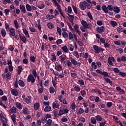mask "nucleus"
<instances>
[{
  "instance_id": "c756f323",
  "label": "nucleus",
  "mask_w": 126,
  "mask_h": 126,
  "mask_svg": "<svg viewBox=\"0 0 126 126\" xmlns=\"http://www.w3.org/2000/svg\"><path fill=\"white\" fill-rule=\"evenodd\" d=\"M52 107L53 109H59L60 108V104L59 103H52Z\"/></svg>"
},
{
  "instance_id": "4d7b16f0",
  "label": "nucleus",
  "mask_w": 126,
  "mask_h": 126,
  "mask_svg": "<svg viewBox=\"0 0 126 126\" xmlns=\"http://www.w3.org/2000/svg\"><path fill=\"white\" fill-rule=\"evenodd\" d=\"M69 39H70V40H74V37H73V34H72L71 32H69Z\"/></svg>"
},
{
  "instance_id": "f704fd0d",
  "label": "nucleus",
  "mask_w": 126,
  "mask_h": 126,
  "mask_svg": "<svg viewBox=\"0 0 126 126\" xmlns=\"http://www.w3.org/2000/svg\"><path fill=\"white\" fill-rule=\"evenodd\" d=\"M1 34L2 36V37H5L6 35V31H5V30L4 29H2L1 30Z\"/></svg>"
},
{
  "instance_id": "aec40b11",
  "label": "nucleus",
  "mask_w": 126,
  "mask_h": 126,
  "mask_svg": "<svg viewBox=\"0 0 126 126\" xmlns=\"http://www.w3.org/2000/svg\"><path fill=\"white\" fill-rule=\"evenodd\" d=\"M51 111H52V107H51V106H46L44 108V111L45 113H49V112H51Z\"/></svg>"
},
{
  "instance_id": "f257e3e1",
  "label": "nucleus",
  "mask_w": 126,
  "mask_h": 126,
  "mask_svg": "<svg viewBox=\"0 0 126 126\" xmlns=\"http://www.w3.org/2000/svg\"><path fill=\"white\" fill-rule=\"evenodd\" d=\"M96 72L97 73H98L99 74H100L101 75H103L104 77H103L104 79H105L106 82L107 83H112V81L111 80L107 77H110V76H109V74L108 73L105 71H102L100 69H96L95 70Z\"/></svg>"
},
{
  "instance_id": "f03ea898",
  "label": "nucleus",
  "mask_w": 126,
  "mask_h": 126,
  "mask_svg": "<svg viewBox=\"0 0 126 126\" xmlns=\"http://www.w3.org/2000/svg\"><path fill=\"white\" fill-rule=\"evenodd\" d=\"M101 8L105 13H108L109 10L110 11H113L114 10V6L112 4H108L107 7V6L103 5L101 6Z\"/></svg>"
},
{
  "instance_id": "6e6d98bb",
  "label": "nucleus",
  "mask_w": 126,
  "mask_h": 126,
  "mask_svg": "<svg viewBox=\"0 0 126 126\" xmlns=\"http://www.w3.org/2000/svg\"><path fill=\"white\" fill-rule=\"evenodd\" d=\"M30 60L32 62V63H35L36 62L35 56H31L30 57Z\"/></svg>"
},
{
  "instance_id": "393cba45",
  "label": "nucleus",
  "mask_w": 126,
  "mask_h": 126,
  "mask_svg": "<svg viewBox=\"0 0 126 126\" xmlns=\"http://www.w3.org/2000/svg\"><path fill=\"white\" fill-rule=\"evenodd\" d=\"M23 70V68H22V66L20 65L18 66L17 68V73L19 75L21 74V72H22V71Z\"/></svg>"
},
{
  "instance_id": "49530a36",
  "label": "nucleus",
  "mask_w": 126,
  "mask_h": 126,
  "mask_svg": "<svg viewBox=\"0 0 126 126\" xmlns=\"http://www.w3.org/2000/svg\"><path fill=\"white\" fill-rule=\"evenodd\" d=\"M11 111L12 114H16V107L15 106H13L11 109Z\"/></svg>"
},
{
  "instance_id": "cd10ccee",
  "label": "nucleus",
  "mask_w": 126,
  "mask_h": 126,
  "mask_svg": "<svg viewBox=\"0 0 126 126\" xmlns=\"http://www.w3.org/2000/svg\"><path fill=\"white\" fill-rule=\"evenodd\" d=\"M18 84L21 87H24L25 86V83L22 80H19L18 81Z\"/></svg>"
},
{
  "instance_id": "37998d69",
  "label": "nucleus",
  "mask_w": 126,
  "mask_h": 126,
  "mask_svg": "<svg viewBox=\"0 0 126 126\" xmlns=\"http://www.w3.org/2000/svg\"><path fill=\"white\" fill-rule=\"evenodd\" d=\"M14 86L15 88H19V87L18 86V81L17 80V78H16V81L14 82Z\"/></svg>"
},
{
  "instance_id": "4468645a",
  "label": "nucleus",
  "mask_w": 126,
  "mask_h": 126,
  "mask_svg": "<svg viewBox=\"0 0 126 126\" xmlns=\"http://www.w3.org/2000/svg\"><path fill=\"white\" fill-rule=\"evenodd\" d=\"M32 73L34 76V78H36V77H37L38 81H41V80H40V77H39V76H37V71H36L35 69L32 70Z\"/></svg>"
},
{
  "instance_id": "6e6552de",
  "label": "nucleus",
  "mask_w": 126,
  "mask_h": 126,
  "mask_svg": "<svg viewBox=\"0 0 126 126\" xmlns=\"http://www.w3.org/2000/svg\"><path fill=\"white\" fill-rule=\"evenodd\" d=\"M70 61L73 65H77V66H80V65H81V63L80 62H77L76 60L72 58H71Z\"/></svg>"
},
{
  "instance_id": "a878e982",
  "label": "nucleus",
  "mask_w": 126,
  "mask_h": 126,
  "mask_svg": "<svg viewBox=\"0 0 126 126\" xmlns=\"http://www.w3.org/2000/svg\"><path fill=\"white\" fill-rule=\"evenodd\" d=\"M16 107L19 109V110H22V104H21V103L16 102H15Z\"/></svg>"
},
{
  "instance_id": "0eeeda50",
  "label": "nucleus",
  "mask_w": 126,
  "mask_h": 126,
  "mask_svg": "<svg viewBox=\"0 0 126 126\" xmlns=\"http://www.w3.org/2000/svg\"><path fill=\"white\" fill-rule=\"evenodd\" d=\"M93 48L95 51L94 53L95 54H99L100 52H103L104 49L97 45H94Z\"/></svg>"
},
{
  "instance_id": "72a5a7b5",
  "label": "nucleus",
  "mask_w": 126,
  "mask_h": 126,
  "mask_svg": "<svg viewBox=\"0 0 126 126\" xmlns=\"http://www.w3.org/2000/svg\"><path fill=\"white\" fill-rule=\"evenodd\" d=\"M37 7L39 8V9H43V8H45V4L44 3L41 2L40 4L37 5Z\"/></svg>"
},
{
  "instance_id": "9b49d317",
  "label": "nucleus",
  "mask_w": 126,
  "mask_h": 126,
  "mask_svg": "<svg viewBox=\"0 0 126 126\" xmlns=\"http://www.w3.org/2000/svg\"><path fill=\"white\" fill-rule=\"evenodd\" d=\"M116 62L115 60V58L114 57H109L108 59V63L110 65H113L114 63H113Z\"/></svg>"
},
{
  "instance_id": "7c9ffc66",
  "label": "nucleus",
  "mask_w": 126,
  "mask_h": 126,
  "mask_svg": "<svg viewBox=\"0 0 126 126\" xmlns=\"http://www.w3.org/2000/svg\"><path fill=\"white\" fill-rule=\"evenodd\" d=\"M51 57H52V59H51L52 62H53V63H54V62H56V61L57 60V58H56V54H55V53H52Z\"/></svg>"
},
{
  "instance_id": "c9c22d12",
  "label": "nucleus",
  "mask_w": 126,
  "mask_h": 126,
  "mask_svg": "<svg viewBox=\"0 0 126 126\" xmlns=\"http://www.w3.org/2000/svg\"><path fill=\"white\" fill-rule=\"evenodd\" d=\"M47 26L49 29H53V28H55V25H54L52 23H48L47 24Z\"/></svg>"
},
{
  "instance_id": "473e14b6",
  "label": "nucleus",
  "mask_w": 126,
  "mask_h": 126,
  "mask_svg": "<svg viewBox=\"0 0 126 126\" xmlns=\"http://www.w3.org/2000/svg\"><path fill=\"white\" fill-rule=\"evenodd\" d=\"M26 7L28 11H31V10H32V6H31L29 4H27L26 5Z\"/></svg>"
},
{
  "instance_id": "412c9836",
  "label": "nucleus",
  "mask_w": 126,
  "mask_h": 126,
  "mask_svg": "<svg viewBox=\"0 0 126 126\" xmlns=\"http://www.w3.org/2000/svg\"><path fill=\"white\" fill-rule=\"evenodd\" d=\"M116 90H117V91H119L121 94H126V92H125V90L122 89V88H121V87L120 86H118L116 87Z\"/></svg>"
},
{
  "instance_id": "7ed1b4c3",
  "label": "nucleus",
  "mask_w": 126,
  "mask_h": 126,
  "mask_svg": "<svg viewBox=\"0 0 126 126\" xmlns=\"http://www.w3.org/2000/svg\"><path fill=\"white\" fill-rule=\"evenodd\" d=\"M81 23L82 25H83V27L87 29H91V28L92 27V24L91 23L87 24V22L84 20H82L81 21Z\"/></svg>"
},
{
  "instance_id": "09e8293b",
  "label": "nucleus",
  "mask_w": 126,
  "mask_h": 126,
  "mask_svg": "<svg viewBox=\"0 0 126 126\" xmlns=\"http://www.w3.org/2000/svg\"><path fill=\"white\" fill-rule=\"evenodd\" d=\"M49 91L51 94H54V93H55V89L53 87H50Z\"/></svg>"
},
{
  "instance_id": "b1692460",
  "label": "nucleus",
  "mask_w": 126,
  "mask_h": 126,
  "mask_svg": "<svg viewBox=\"0 0 126 126\" xmlns=\"http://www.w3.org/2000/svg\"><path fill=\"white\" fill-rule=\"evenodd\" d=\"M20 9L21 10L22 12H23V13H26V9L25 8V6H24V5H20Z\"/></svg>"
},
{
  "instance_id": "6ab92c4d",
  "label": "nucleus",
  "mask_w": 126,
  "mask_h": 126,
  "mask_svg": "<svg viewBox=\"0 0 126 126\" xmlns=\"http://www.w3.org/2000/svg\"><path fill=\"white\" fill-rule=\"evenodd\" d=\"M92 93H98L99 95H102V92L99 89H93L91 91Z\"/></svg>"
},
{
  "instance_id": "ea45409f",
  "label": "nucleus",
  "mask_w": 126,
  "mask_h": 126,
  "mask_svg": "<svg viewBox=\"0 0 126 126\" xmlns=\"http://www.w3.org/2000/svg\"><path fill=\"white\" fill-rule=\"evenodd\" d=\"M110 24L113 26V27H115V26H117V25H118V23H117V22L115 21H111Z\"/></svg>"
},
{
  "instance_id": "de8ad7c7",
  "label": "nucleus",
  "mask_w": 126,
  "mask_h": 126,
  "mask_svg": "<svg viewBox=\"0 0 126 126\" xmlns=\"http://www.w3.org/2000/svg\"><path fill=\"white\" fill-rule=\"evenodd\" d=\"M72 8H73V10H74V12H75V13L76 14H77V13H78V12H77V7H76L75 6V5H72Z\"/></svg>"
},
{
  "instance_id": "0e129e2a",
  "label": "nucleus",
  "mask_w": 126,
  "mask_h": 126,
  "mask_svg": "<svg viewBox=\"0 0 126 126\" xmlns=\"http://www.w3.org/2000/svg\"><path fill=\"white\" fill-rule=\"evenodd\" d=\"M74 88L75 91H76L77 92H79V91H80V90L81 89L80 87H77L76 86H75Z\"/></svg>"
},
{
  "instance_id": "c03bdc74",
  "label": "nucleus",
  "mask_w": 126,
  "mask_h": 126,
  "mask_svg": "<svg viewBox=\"0 0 126 126\" xmlns=\"http://www.w3.org/2000/svg\"><path fill=\"white\" fill-rule=\"evenodd\" d=\"M47 120H48V119L47 118V117H45V116H44V117H42L41 118V123L42 124H46V123H47Z\"/></svg>"
},
{
  "instance_id": "c85d7f7f",
  "label": "nucleus",
  "mask_w": 126,
  "mask_h": 126,
  "mask_svg": "<svg viewBox=\"0 0 126 126\" xmlns=\"http://www.w3.org/2000/svg\"><path fill=\"white\" fill-rule=\"evenodd\" d=\"M33 107H34V110H38V109L40 108V103H39L38 102H35L33 104Z\"/></svg>"
},
{
  "instance_id": "2f4dec72",
  "label": "nucleus",
  "mask_w": 126,
  "mask_h": 126,
  "mask_svg": "<svg viewBox=\"0 0 126 126\" xmlns=\"http://www.w3.org/2000/svg\"><path fill=\"white\" fill-rule=\"evenodd\" d=\"M98 106L100 109H101V108H102V109H105V108H106V105L103 104L102 102H100L98 103Z\"/></svg>"
},
{
  "instance_id": "338daca9",
  "label": "nucleus",
  "mask_w": 126,
  "mask_h": 126,
  "mask_svg": "<svg viewBox=\"0 0 126 126\" xmlns=\"http://www.w3.org/2000/svg\"><path fill=\"white\" fill-rule=\"evenodd\" d=\"M63 43V40L61 39H59L56 41L57 45H61Z\"/></svg>"
},
{
  "instance_id": "4c0bfd02",
  "label": "nucleus",
  "mask_w": 126,
  "mask_h": 126,
  "mask_svg": "<svg viewBox=\"0 0 126 126\" xmlns=\"http://www.w3.org/2000/svg\"><path fill=\"white\" fill-rule=\"evenodd\" d=\"M71 108L72 110H73V112H75V109H76V104H75V102H73L72 103Z\"/></svg>"
},
{
  "instance_id": "5fc2aeb1",
  "label": "nucleus",
  "mask_w": 126,
  "mask_h": 126,
  "mask_svg": "<svg viewBox=\"0 0 126 126\" xmlns=\"http://www.w3.org/2000/svg\"><path fill=\"white\" fill-rule=\"evenodd\" d=\"M41 124L42 121H41V120H37L36 121V125H35V126H41Z\"/></svg>"
},
{
  "instance_id": "e2e57ef3",
  "label": "nucleus",
  "mask_w": 126,
  "mask_h": 126,
  "mask_svg": "<svg viewBox=\"0 0 126 126\" xmlns=\"http://www.w3.org/2000/svg\"><path fill=\"white\" fill-rule=\"evenodd\" d=\"M9 12H10L9 9H5L4 10V13L6 15H9Z\"/></svg>"
},
{
  "instance_id": "f3484780",
  "label": "nucleus",
  "mask_w": 126,
  "mask_h": 126,
  "mask_svg": "<svg viewBox=\"0 0 126 126\" xmlns=\"http://www.w3.org/2000/svg\"><path fill=\"white\" fill-rule=\"evenodd\" d=\"M68 16H67V18L69 20L70 22L71 23H72L73 24V20L74 19V15H71L69 14H68Z\"/></svg>"
},
{
  "instance_id": "f8f14e48",
  "label": "nucleus",
  "mask_w": 126,
  "mask_h": 126,
  "mask_svg": "<svg viewBox=\"0 0 126 126\" xmlns=\"http://www.w3.org/2000/svg\"><path fill=\"white\" fill-rule=\"evenodd\" d=\"M10 37H14L15 36V30L13 28H10L9 29Z\"/></svg>"
},
{
  "instance_id": "3c124183",
  "label": "nucleus",
  "mask_w": 126,
  "mask_h": 126,
  "mask_svg": "<svg viewBox=\"0 0 126 126\" xmlns=\"http://www.w3.org/2000/svg\"><path fill=\"white\" fill-rule=\"evenodd\" d=\"M62 35L63 38H67V37H68V34H67V32H63L62 33Z\"/></svg>"
},
{
  "instance_id": "79ce46f5",
  "label": "nucleus",
  "mask_w": 126,
  "mask_h": 126,
  "mask_svg": "<svg viewBox=\"0 0 126 126\" xmlns=\"http://www.w3.org/2000/svg\"><path fill=\"white\" fill-rule=\"evenodd\" d=\"M59 59L61 60V63H63L66 60V58L63 55L60 56Z\"/></svg>"
},
{
  "instance_id": "774afa93",
  "label": "nucleus",
  "mask_w": 126,
  "mask_h": 126,
  "mask_svg": "<svg viewBox=\"0 0 126 126\" xmlns=\"http://www.w3.org/2000/svg\"><path fill=\"white\" fill-rule=\"evenodd\" d=\"M3 4H7V3H10V0H4L2 1Z\"/></svg>"
},
{
  "instance_id": "4be33fe9",
  "label": "nucleus",
  "mask_w": 126,
  "mask_h": 126,
  "mask_svg": "<svg viewBox=\"0 0 126 126\" xmlns=\"http://www.w3.org/2000/svg\"><path fill=\"white\" fill-rule=\"evenodd\" d=\"M113 11H114V12H115L116 13H120V12H121V9L118 6H114Z\"/></svg>"
},
{
  "instance_id": "052dcab7",
  "label": "nucleus",
  "mask_w": 126,
  "mask_h": 126,
  "mask_svg": "<svg viewBox=\"0 0 126 126\" xmlns=\"http://www.w3.org/2000/svg\"><path fill=\"white\" fill-rule=\"evenodd\" d=\"M91 122L93 125H96V124H97V122L96 121V119H95V118L91 119Z\"/></svg>"
},
{
  "instance_id": "864d4df0",
  "label": "nucleus",
  "mask_w": 126,
  "mask_h": 126,
  "mask_svg": "<svg viewBox=\"0 0 126 126\" xmlns=\"http://www.w3.org/2000/svg\"><path fill=\"white\" fill-rule=\"evenodd\" d=\"M92 67L94 68V69H97V65H96V63L95 62H92Z\"/></svg>"
},
{
  "instance_id": "603ef678",
  "label": "nucleus",
  "mask_w": 126,
  "mask_h": 126,
  "mask_svg": "<svg viewBox=\"0 0 126 126\" xmlns=\"http://www.w3.org/2000/svg\"><path fill=\"white\" fill-rule=\"evenodd\" d=\"M23 113L24 115H29V113H28V108H26L23 111Z\"/></svg>"
},
{
  "instance_id": "69168bd1",
  "label": "nucleus",
  "mask_w": 126,
  "mask_h": 126,
  "mask_svg": "<svg viewBox=\"0 0 126 126\" xmlns=\"http://www.w3.org/2000/svg\"><path fill=\"white\" fill-rule=\"evenodd\" d=\"M78 44L81 47H82L83 46V43L82 42V40L81 39H78Z\"/></svg>"
},
{
  "instance_id": "39448f33",
  "label": "nucleus",
  "mask_w": 126,
  "mask_h": 126,
  "mask_svg": "<svg viewBox=\"0 0 126 126\" xmlns=\"http://www.w3.org/2000/svg\"><path fill=\"white\" fill-rule=\"evenodd\" d=\"M35 77H34V75L30 74L28 76L27 81L28 82H31L32 84L35 83Z\"/></svg>"
},
{
  "instance_id": "a211bd4d",
  "label": "nucleus",
  "mask_w": 126,
  "mask_h": 126,
  "mask_svg": "<svg viewBox=\"0 0 126 126\" xmlns=\"http://www.w3.org/2000/svg\"><path fill=\"white\" fill-rule=\"evenodd\" d=\"M19 37L20 39L21 40V41H22V42H23V43H24V44H26V43H27V39L26 38V37H25V36H21V34H19Z\"/></svg>"
},
{
  "instance_id": "58836bf2",
  "label": "nucleus",
  "mask_w": 126,
  "mask_h": 126,
  "mask_svg": "<svg viewBox=\"0 0 126 126\" xmlns=\"http://www.w3.org/2000/svg\"><path fill=\"white\" fill-rule=\"evenodd\" d=\"M62 50H63L64 53H67L68 51V49H67V46H66V45L62 47Z\"/></svg>"
},
{
  "instance_id": "5701e85b",
  "label": "nucleus",
  "mask_w": 126,
  "mask_h": 126,
  "mask_svg": "<svg viewBox=\"0 0 126 126\" xmlns=\"http://www.w3.org/2000/svg\"><path fill=\"white\" fill-rule=\"evenodd\" d=\"M79 7L81 10H85L86 9V5L83 3H80Z\"/></svg>"
},
{
  "instance_id": "2eb2a0df",
  "label": "nucleus",
  "mask_w": 126,
  "mask_h": 126,
  "mask_svg": "<svg viewBox=\"0 0 126 126\" xmlns=\"http://www.w3.org/2000/svg\"><path fill=\"white\" fill-rule=\"evenodd\" d=\"M11 119L14 123V126H16L17 125V123H16V115L13 114L11 116Z\"/></svg>"
},
{
  "instance_id": "13d9d810",
  "label": "nucleus",
  "mask_w": 126,
  "mask_h": 126,
  "mask_svg": "<svg viewBox=\"0 0 126 126\" xmlns=\"http://www.w3.org/2000/svg\"><path fill=\"white\" fill-rule=\"evenodd\" d=\"M78 114H83L84 113V110L82 108H80L79 111L77 112Z\"/></svg>"
},
{
  "instance_id": "a19ab883",
  "label": "nucleus",
  "mask_w": 126,
  "mask_h": 126,
  "mask_svg": "<svg viewBox=\"0 0 126 126\" xmlns=\"http://www.w3.org/2000/svg\"><path fill=\"white\" fill-rule=\"evenodd\" d=\"M13 22H14V24L15 25V28H16L17 29H18V28H19V25L18 24V22H17V20H14Z\"/></svg>"
},
{
  "instance_id": "ddd939ff",
  "label": "nucleus",
  "mask_w": 126,
  "mask_h": 126,
  "mask_svg": "<svg viewBox=\"0 0 126 126\" xmlns=\"http://www.w3.org/2000/svg\"><path fill=\"white\" fill-rule=\"evenodd\" d=\"M74 29L75 32H76V33H77L79 36H81V32L79 31V26H78V25H75L74 26Z\"/></svg>"
},
{
  "instance_id": "bb28decb",
  "label": "nucleus",
  "mask_w": 126,
  "mask_h": 126,
  "mask_svg": "<svg viewBox=\"0 0 126 126\" xmlns=\"http://www.w3.org/2000/svg\"><path fill=\"white\" fill-rule=\"evenodd\" d=\"M55 69L57 70V71H61V70L63 69V66H62V65L61 64L57 65L55 67Z\"/></svg>"
},
{
  "instance_id": "680f3d73",
  "label": "nucleus",
  "mask_w": 126,
  "mask_h": 126,
  "mask_svg": "<svg viewBox=\"0 0 126 126\" xmlns=\"http://www.w3.org/2000/svg\"><path fill=\"white\" fill-rule=\"evenodd\" d=\"M73 56H75V57H76V58H77V59L79 58V54H78V52H77V51L74 52L73 53Z\"/></svg>"
},
{
  "instance_id": "8fccbe9b",
  "label": "nucleus",
  "mask_w": 126,
  "mask_h": 126,
  "mask_svg": "<svg viewBox=\"0 0 126 126\" xmlns=\"http://www.w3.org/2000/svg\"><path fill=\"white\" fill-rule=\"evenodd\" d=\"M87 15L89 18L91 19V20H93V16H92V14H91V13H90V12H87Z\"/></svg>"
},
{
  "instance_id": "a18cd8bd",
  "label": "nucleus",
  "mask_w": 126,
  "mask_h": 126,
  "mask_svg": "<svg viewBox=\"0 0 126 126\" xmlns=\"http://www.w3.org/2000/svg\"><path fill=\"white\" fill-rule=\"evenodd\" d=\"M46 18L47 19L50 20V19H53V18H55V16L53 15L47 14L46 15Z\"/></svg>"
},
{
  "instance_id": "9d476101",
  "label": "nucleus",
  "mask_w": 126,
  "mask_h": 126,
  "mask_svg": "<svg viewBox=\"0 0 126 126\" xmlns=\"http://www.w3.org/2000/svg\"><path fill=\"white\" fill-rule=\"evenodd\" d=\"M24 102L27 104H31L32 102V96L28 95L26 98L24 99Z\"/></svg>"
},
{
  "instance_id": "e433bc0d",
  "label": "nucleus",
  "mask_w": 126,
  "mask_h": 126,
  "mask_svg": "<svg viewBox=\"0 0 126 126\" xmlns=\"http://www.w3.org/2000/svg\"><path fill=\"white\" fill-rule=\"evenodd\" d=\"M95 120H96L97 122H101L102 120V116L100 115H97L95 116Z\"/></svg>"
},
{
  "instance_id": "20e7f679",
  "label": "nucleus",
  "mask_w": 126,
  "mask_h": 126,
  "mask_svg": "<svg viewBox=\"0 0 126 126\" xmlns=\"http://www.w3.org/2000/svg\"><path fill=\"white\" fill-rule=\"evenodd\" d=\"M0 118L1 119V121L2 123V126H8V125H7V121L6 120V119H5V117L3 116L2 115V113H0Z\"/></svg>"
},
{
  "instance_id": "423d86ee",
  "label": "nucleus",
  "mask_w": 126,
  "mask_h": 126,
  "mask_svg": "<svg viewBox=\"0 0 126 126\" xmlns=\"http://www.w3.org/2000/svg\"><path fill=\"white\" fill-rule=\"evenodd\" d=\"M68 112H69V110H68V108L61 109L59 110L58 116H62V115H64V114H67Z\"/></svg>"
},
{
  "instance_id": "1a4fd4ad",
  "label": "nucleus",
  "mask_w": 126,
  "mask_h": 126,
  "mask_svg": "<svg viewBox=\"0 0 126 126\" xmlns=\"http://www.w3.org/2000/svg\"><path fill=\"white\" fill-rule=\"evenodd\" d=\"M104 29H105V26H104L101 27H97L96 29V31H97V33L102 34V33L105 31Z\"/></svg>"
},
{
  "instance_id": "bf43d9fd",
  "label": "nucleus",
  "mask_w": 126,
  "mask_h": 126,
  "mask_svg": "<svg viewBox=\"0 0 126 126\" xmlns=\"http://www.w3.org/2000/svg\"><path fill=\"white\" fill-rule=\"evenodd\" d=\"M43 91H44V87H41V88H39L38 89V94H42V93H43Z\"/></svg>"
},
{
  "instance_id": "dca6fc26",
  "label": "nucleus",
  "mask_w": 126,
  "mask_h": 126,
  "mask_svg": "<svg viewBox=\"0 0 126 126\" xmlns=\"http://www.w3.org/2000/svg\"><path fill=\"white\" fill-rule=\"evenodd\" d=\"M11 93L12 94V95H14L15 97H17L18 96V91H17V89H12L11 90Z\"/></svg>"
}]
</instances>
